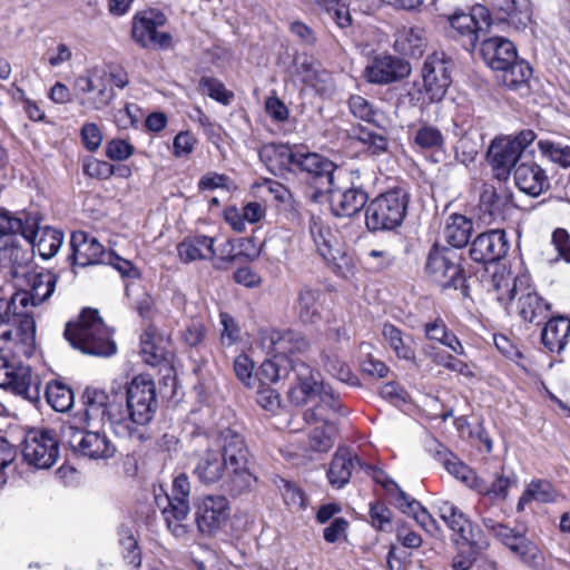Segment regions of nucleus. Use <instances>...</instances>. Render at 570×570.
Listing matches in <instances>:
<instances>
[{"label":"nucleus","instance_id":"nucleus-1","mask_svg":"<svg viewBox=\"0 0 570 570\" xmlns=\"http://www.w3.org/2000/svg\"><path fill=\"white\" fill-rule=\"evenodd\" d=\"M262 345L271 356L257 370V380L265 384L288 382L287 397L302 402L314 381L312 367L294 355L309 347L307 338L293 330H267L262 332Z\"/></svg>","mask_w":570,"mask_h":570},{"label":"nucleus","instance_id":"nucleus-2","mask_svg":"<svg viewBox=\"0 0 570 570\" xmlns=\"http://www.w3.org/2000/svg\"><path fill=\"white\" fill-rule=\"evenodd\" d=\"M243 436L237 424H217L205 435L207 442L203 450L194 451L191 455L193 475L204 485L219 483L227 471L232 459Z\"/></svg>","mask_w":570,"mask_h":570},{"label":"nucleus","instance_id":"nucleus-3","mask_svg":"<svg viewBox=\"0 0 570 570\" xmlns=\"http://www.w3.org/2000/svg\"><path fill=\"white\" fill-rule=\"evenodd\" d=\"M111 331L104 323L97 309L85 308L77 323H67L65 337L73 348L94 356H111L116 353V343Z\"/></svg>","mask_w":570,"mask_h":570},{"label":"nucleus","instance_id":"nucleus-4","mask_svg":"<svg viewBox=\"0 0 570 570\" xmlns=\"http://www.w3.org/2000/svg\"><path fill=\"white\" fill-rule=\"evenodd\" d=\"M126 411L119 406V417L125 421L130 434L119 435L124 439L145 440L139 426L151 422L157 407L156 386L147 375H138L132 379L126 391Z\"/></svg>","mask_w":570,"mask_h":570},{"label":"nucleus","instance_id":"nucleus-5","mask_svg":"<svg viewBox=\"0 0 570 570\" xmlns=\"http://www.w3.org/2000/svg\"><path fill=\"white\" fill-rule=\"evenodd\" d=\"M410 202L409 193L395 187L372 199L365 209V225L370 232L393 230L402 225Z\"/></svg>","mask_w":570,"mask_h":570},{"label":"nucleus","instance_id":"nucleus-6","mask_svg":"<svg viewBox=\"0 0 570 570\" xmlns=\"http://www.w3.org/2000/svg\"><path fill=\"white\" fill-rule=\"evenodd\" d=\"M190 482L185 473L178 474L173 481L171 494L156 493L155 502L161 511L168 530L176 538H184L189 531Z\"/></svg>","mask_w":570,"mask_h":570},{"label":"nucleus","instance_id":"nucleus-7","mask_svg":"<svg viewBox=\"0 0 570 570\" xmlns=\"http://www.w3.org/2000/svg\"><path fill=\"white\" fill-rule=\"evenodd\" d=\"M461 259L455 249L435 244L429 252L425 271L442 289H461L462 294L466 295L468 287Z\"/></svg>","mask_w":570,"mask_h":570},{"label":"nucleus","instance_id":"nucleus-8","mask_svg":"<svg viewBox=\"0 0 570 570\" xmlns=\"http://www.w3.org/2000/svg\"><path fill=\"white\" fill-rule=\"evenodd\" d=\"M82 421L90 428H105L108 423L116 435L130 434L127 423L119 417V405L100 389L88 386L81 395Z\"/></svg>","mask_w":570,"mask_h":570},{"label":"nucleus","instance_id":"nucleus-9","mask_svg":"<svg viewBox=\"0 0 570 570\" xmlns=\"http://www.w3.org/2000/svg\"><path fill=\"white\" fill-rule=\"evenodd\" d=\"M451 27V37L462 47L473 52L479 41L484 38L492 26L490 11L482 4H474L469 12L453 11L448 18Z\"/></svg>","mask_w":570,"mask_h":570},{"label":"nucleus","instance_id":"nucleus-10","mask_svg":"<svg viewBox=\"0 0 570 570\" xmlns=\"http://www.w3.org/2000/svg\"><path fill=\"white\" fill-rule=\"evenodd\" d=\"M63 438L69 448L78 455L99 460L112 458L116 453V445L110 441L104 428L67 426L63 430Z\"/></svg>","mask_w":570,"mask_h":570},{"label":"nucleus","instance_id":"nucleus-11","mask_svg":"<svg viewBox=\"0 0 570 570\" xmlns=\"http://www.w3.org/2000/svg\"><path fill=\"white\" fill-rule=\"evenodd\" d=\"M513 191L502 184L484 183L481 186L475 213L484 225L502 223L508 219L515 208Z\"/></svg>","mask_w":570,"mask_h":570},{"label":"nucleus","instance_id":"nucleus-12","mask_svg":"<svg viewBox=\"0 0 570 570\" xmlns=\"http://www.w3.org/2000/svg\"><path fill=\"white\" fill-rule=\"evenodd\" d=\"M36 323L28 311H22L11 294L9 302H0V342L17 338L24 345L35 342Z\"/></svg>","mask_w":570,"mask_h":570},{"label":"nucleus","instance_id":"nucleus-13","mask_svg":"<svg viewBox=\"0 0 570 570\" xmlns=\"http://www.w3.org/2000/svg\"><path fill=\"white\" fill-rule=\"evenodd\" d=\"M237 463L227 465V479L224 482L225 491L233 498L248 494L256 489L258 478L254 472L253 455L243 435L233 458Z\"/></svg>","mask_w":570,"mask_h":570},{"label":"nucleus","instance_id":"nucleus-14","mask_svg":"<svg viewBox=\"0 0 570 570\" xmlns=\"http://www.w3.org/2000/svg\"><path fill=\"white\" fill-rule=\"evenodd\" d=\"M75 90L79 96V105L89 111L105 109L115 97L110 77L105 70L97 68L76 78Z\"/></svg>","mask_w":570,"mask_h":570},{"label":"nucleus","instance_id":"nucleus-15","mask_svg":"<svg viewBox=\"0 0 570 570\" xmlns=\"http://www.w3.org/2000/svg\"><path fill=\"white\" fill-rule=\"evenodd\" d=\"M167 17L159 10L150 9L136 14L132 19L131 37L145 49L167 50L173 46V37L157 29L166 24Z\"/></svg>","mask_w":570,"mask_h":570},{"label":"nucleus","instance_id":"nucleus-16","mask_svg":"<svg viewBox=\"0 0 570 570\" xmlns=\"http://www.w3.org/2000/svg\"><path fill=\"white\" fill-rule=\"evenodd\" d=\"M230 503L223 494H206L195 501V521L200 533L214 535L228 522Z\"/></svg>","mask_w":570,"mask_h":570},{"label":"nucleus","instance_id":"nucleus-17","mask_svg":"<svg viewBox=\"0 0 570 570\" xmlns=\"http://www.w3.org/2000/svg\"><path fill=\"white\" fill-rule=\"evenodd\" d=\"M0 387L21 395L31 403L40 400V381L31 368L0 357Z\"/></svg>","mask_w":570,"mask_h":570},{"label":"nucleus","instance_id":"nucleus-18","mask_svg":"<svg viewBox=\"0 0 570 570\" xmlns=\"http://www.w3.org/2000/svg\"><path fill=\"white\" fill-rule=\"evenodd\" d=\"M452 60L446 58L444 52H433L426 57L421 77L430 104L439 102L444 98L452 82Z\"/></svg>","mask_w":570,"mask_h":570},{"label":"nucleus","instance_id":"nucleus-19","mask_svg":"<svg viewBox=\"0 0 570 570\" xmlns=\"http://www.w3.org/2000/svg\"><path fill=\"white\" fill-rule=\"evenodd\" d=\"M337 165L317 153H302L296 170L305 173L309 184L315 188L312 199L317 202L337 180Z\"/></svg>","mask_w":570,"mask_h":570},{"label":"nucleus","instance_id":"nucleus-20","mask_svg":"<svg viewBox=\"0 0 570 570\" xmlns=\"http://www.w3.org/2000/svg\"><path fill=\"white\" fill-rule=\"evenodd\" d=\"M22 456L36 469L51 468L59 458V442L56 434L49 430L31 431L24 440Z\"/></svg>","mask_w":570,"mask_h":570},{"label":"nucleus","instance_id":"nucleus-21","mask_svg":"<svg viewBox=\"0 0 570 570\" xmlns=\"http://www.w3.org/2000/svg\"><path fill=\"white\" fill-rule=\"evenodd\" d=\"M518 298L517 311L519 316L528 323L540 324L548 317L550 304L546 302L530 285L525 276L513 278L509 289V299Z\"/></svg>","mask_w":570,"mask_h":570},{"label":"nucleus","instance_id":"nucleus-22","mask_svg":"<svg viewBox=\"0 0 570 570\" xmlns=\"http://www.w3.org/2000/svg\"><path fill=\"white\" fill-rule=\"evenodd\" d=\"M328 195L331 210L336 217H352L358 214L368 202V194L362 185L354 181L343 186L337 180L325 191Z\"/></svg>","mask_w":570,"mask_h":570},{"label":"nucleus","instance_id":"nucleus-23","mask_svg":"<svg viewBox=\"0 0 570 570\" xmlns=\"http://www.w3.org/2000/svg\"><path fill=\"white\" fill-rule=\"evenodd\" d=\"M510 242L504 229H491L479 234L470 244L472 261L480 264L497 263L509 252Z\"/></svg>","mask_w":570,"mask_h":570},{"label":"nucleus","instance_id":"nucleus-24","mask_svg":"<svg viewBox=\"0 0 570 570\" xmlns=\"http://www.w3.org/2000/svg\"><path fill=\"white\" fill-rule=\"evenodd\" d=\"M412 72L410 62L403 58L383 55L376 56L366 66L364 77L370 83L390 85L407 78Z\"/></svg>","mask_w":570,"mask_h":570},{"label":"nucleus","instance_id":"nucleus-25","mask_svg":"<svg viewBox=\"0 0 570 570\" xmlns=\"http://www.w3.org/2000/svg\"><path fill=\"white\" fill-rule=\"evenodd\" d=\"M21 279L28 285V289H21L13 295L18 305L22 311H27L29 304L37 306L52 295L57 285V276L51 272H31L28 269V275L22 276Z\"/></svg>","mask_w":570,"mask_h":570},{"label":"nucleus","instance_id":"nucleus-26","mask_svg":"<svg viewBox=\"0 0 570 570\" xmlns=\"http://www.w3.org/2000/svg\"><path fill=\"white\" fill-rule=\"evenodd\" d=\"M71 254L68 259L72 266L86 267L106 263L104 256L106 255L104 246L91 237L88 233L77 230L71 234L70 238Z\"/></svg>","mask_w":570,"mask_h":570},{"label":"nucleus","instance_id":"nucleus-27","mask_svg":"<svg viewBox=\"0 0 570 570\" xmlns=\"http://www.w3.org/2000/svg\"><path fill=\"white\" fill-rule=\"evenodd\" d=\"M31 255L14 242L0 236V274L11 279L28 275Z\"/></svg>","mask_w":570,"mask_h":570},{"label":"nucleus","instance_id":"nucleus-28","mask_svg":"<svg viewBox=\"0 0 570 570\" xmlns=\"http://www.w3.org/2000/svg\"><path fill=\"white\" fill-rule=\"evenodd\" d=\"M479 52L487 66L498 72L517 59L515 46L503 37L484 38Z\"/></svg>","mask_w":570,"mask_h":570},{"label":"nucleus","instance_id":"nucleus-29","mask_svg":"<svg viewBox=\"0 0 570 570\" xmlns=\"http://www.w3.org/2000/svg\"><path fill=\"white\" fill-rule=\"evenodd\" d=\"M312 379L314 382L313 384H309V391H307L303 395L304 400L302 402H296L293 397H288L289 402L296 406H301L317 396L318 404L316 405V411L322 412L326 416L328 413H332L334 415L343 414V404L340 400V396L334 392L333 387L330 384L318 381L320 373L314 371L313 368Z\"/></svg>","mask_w":570,"mask_h":570},{"label":"nucleus","instance_id":"nucleus-30","mask_svg":"<svg viewBox=\"0 0 570 570\" xmlns=\"http://www.w3.org/2000/svg\"><path fill=\"white\" fill-rule=\"evenodd\" d=\"M518 144L510 142L509 138L495 139L492 141L488 156L495 178L507 179L521 155L518 153Z\"/></svg>","mask_w":570,"mask_h":570},{"label":"nucleus","instance_id":"nucleus-31","mask_svg":"<svg viewBox=\"0 0 570 570\" xmlns=\"http://www.w3.org/2000/svg\"><path fill=\"white\" fill-rule=\"evenodd\" d=\"M514 181L518 188L533 197L546 193L550 181L546 171L534 163H521L514 169Z\"/></svg>","mask_w":570,"mask_h":570},{"label":"nucleus","instance_id":"nucleus-32","mask_svg":"<svg viewBox=\"0 0 570 570\" xmlns=\"http://www.w3.org/2000/svg\"><path fill=\"white\" fill-rule=\"evenodd\" d=\"M301 151H293L288 145L267 144L259 153V159L269 168V170H291L296 171Z\"/></svg>","mask_w":570,"mask_h":570},{"label":"nucleus","instance_id":"nucleus-33","mask_svg":"<svg viewBox=\"0 0 570 570\" xmlns=\"http://www.w3.org/2000/svg\"><path fill=\"white\" fill-rule=\"evenodd\" d=\"M540 338L544 348L560 354L570 341V318L562 315L550 318L544 324Z\"/></svg>","mask_w":570,"mask_h":570},{"label":"nucleus","instance_id":"nucleus-34","mask_svg":"<svg viewBox=\"0 0 570 570\" xmlns=\"http://www.w3.org/2000/svg\"><path fill=\"white\" fill-rule=\"evenodd\" d=\"M309 236L314 243L316 253L326 262L331 263L336 259L335 236L331 227L325 222L315 215H312L308 220Z\"/></svg>","mask_w":570,"mask_h":570},{"label":"nucleus","instance_id":"nucleus-35","mask_svg":"<svg viewBox=\"0 0 570 570\" xmlns=\"http://www.w3.org/2000/svg\"><path fill=\"white\" fill-rule=\"evenodd\" d=\"M355 462L361 460L353 455L347 449L340 448L335 452L330 463L327 479L333 488L341 489L346 485L352 476Z\"/></svg>","mask_w":570,"mask_h":570},{"label":"nucleus","instance_id":"nucleus-36","mask_svg":"<svg viewBox=\"0 0 570 570\" xmlns=\"http://www.w3.org/2000/svg\"><path fill=\"white\" fill-rule=\"evenodd\" d=\"M178 256L185 264L196 259H207L215 255L214 238L197 235L188 237L177 246Z\"/></svg>","mask_w":570,"mask_h":570},{"label":"nucleus","instance_id":"nucleus-37","mask_svg":"<svg viewBox=\"0 0 570 570\" xmlns=\"http://www.w3.org/2000/svg\"><path fill=\"white\" fill-rule=\"evenodd\" d=\"M493 7L505 14V20L515 28H525L532 17L531 3L529 0H493Z\"/></svg>","mask_w":570,"mask_h":570},{"label":"nucleus","instance_id":"nucleus-38","mask_svg":"<svg viewBox=\"0 0 570 570\" xmlns=\"http://www.w3.org/2000/svg\"><path fill=\"white\" fill-rule=\"evenodd\" d=\"M473 230L471 219L461 214H452L444 228V237L451 245L450 248L458 249L469 244Z\"/></svg>","mask_w":570,"mask_h":570},{"label":"nucleus","instance_id":"nucleus-39","mask_svg":"<svg viewBox=\"0 0 570 570\" xmlns=\"http://www.w3.org/2000/svg\"><path fill=\"white\" fill-rule=\"evenodd\" d=\"M32 252H37L41 258H52L63 243V233L59 229L45 226L38 232L35 238L28 240Z\"/></svg>","mask_w":570,"mask_h":570},{"label":"nucleus","instance_id":"nucleus-40","mask_svg":"<svg viewBox=\"0 0 570 570\" xmlns=\"http://www.w3.org/2000/svg\"><path fill=\"white\" fill-rule=\"evenodd\" d=\"M425 337L450 348L458 355H465L464 347L458 336L448 328L442 318L428 322L423 325Z\"/></svg>","mask_w":570,"mask_h":570},{"label":"nucleus","instance_id":"nucleus-41","mask_svg":"<svg viewBox=\"0 0 570 570\" xmlns=\"http://www.w3.org/2000/svg\"><path fill=\"white\" fill-rule=\"evenodd\" d=\"M426 46L424 30L421 28H405L397 32L394 48L397 52L410 57H421Z\"/></svg>","mask_w":570,"mask_h":570},{"label":"nucleus","instance_id":"nucleus-42","mask_svg":"<svg viewBox=\"0 0 570 570\" xmlns=\"http://www.w3.org/2000/svg\"><path fill=\"white\" fill-rule=\"evenodd\" d=\"M399 509L415 521L432 537L440 538L443 531L430 512L415 499L409 497L405 502L399 503Z\"/></svg>","mask_w":570,"mask_h":570},{"label":"nucleus","instance_id":"nucleus-43","mask_svg":"<svg viewBox=\"0 0 570 570\" xmlns=\"http://www.w3.org/2000/svg\"><path fill=\"white\" fill-rule=\"evenodd\" d=\"M320 292L303 287L297 296V314L303 323L313 324L321 318L318 306Z\"/></svg>","mask_w":570,"mask_h":570},{"label":"nucleus","instance_id":"nucleus-44","mask_svg":"<svg viewBox=\"0 0 570 570\" xmlns=\"http://www.w3.org/2000/svg\"><path fill=\"white\" fill-rule=\"evenodd\" d=\"M358 465L362 470H364L366 474L371 475L376 483L381 484L385 489L386 493L392 498L393 503L397 509L399 503L405 502L410 497L383 470L363 462H358Z\"/></svg>","mask_w":570,"mask_h":570},{"label":"nucleus","instance_id":"nucleus-45","mask_svg":"<svg viewBox=\"0 0 570 570\" xmlns=\"http://www.w3.org/2000/svg\"><path fill=\"white\" fill-rule=\"evenodd\" d=\"M48 404L57 412H66L73 404V392L60 382H50L45 390Z\"/></svg>","mask_w":570,"mask_h":570},{"label":"nucleus","instance_id":"nucleus-46","mask_svg":"<svg viewBox=\"0 0 570 570\" xmlns=\"http://www.w3.org/2000/svg\"><path fill=\"white\" fill-rule=\"evenodd\" d=\"M500 81L509 89H518L520 86L527 83L531 77L532 69L523 60L514 59L513 63H510L504 69H501Z\"/></svg>","mask_w":570,"mask_h":570},{"label":"nucleus","instance_id":"nucleus-47","mask_svg":"<svg viewBox=\"0 0 570 570\" xmlns=\"http://www.w3.org/2000/svg\"><path fill=\"white\" fill-rule=\"evenodd\" d=\"M157 340L156 332L151 327L147 328L140 337L141 355L151 366L159 365L166 358V350Z\"/></svg>","mask_w":570,"mask_h":570},{"label":"nucleus","instance_id":"nucleus-48","mask_svg":"<svg viewBox=\"0 0 570 570\" xmlns=\"http://www.w3.org/2000/svg\"><path fill=\"white\" fill-rule=\"evenodd\" d=\"M439 517L459 535L470 522L465 513L450 501H440L436 504Z\"/></svg>","mask_w":570,"mask_h":570},{"label":"nucleus","instance_id":"nucleus-49","mask_svg":"<svg viewBox=\"0 0 570 570\" xmlns=\"http://www.w3.org/2000/svg\"><path fill=\"white\" fill-rule=\"evenodd\" d=\"M382 335L384 336L390 347L395 352L397 357L407 361L414 360L415 353L409 343L410 338L405 340L402 336L401 330L392 324H384Z\"/></svg>","mask_w":570,"mask_h":570},{"label":"nucleus","instance_id":"nucleus-50","mask_svg":"<svg viewBox=\"0 0 570 570\" xmlns=\"http://www.w3.org/2000/svg\"><path fill=\"white\" fill-rule=\"evenodd\" d=\"M554 499L556 491L550 482L546 480L532 481L521 495L518 502V510H522L523 505L531 500L549 503L553 502Z\"/></svg>","mask_w":570,"mask_h":570},{"label":"nucleus","instance_id":"nucleus-51","mask_svg":"<svg viewBox=\"0 0 570 570\" xmlns=\"http://www.w3.org/2000/svg\"><path fill=\"white\" fill-rule=\"evenodd\" d=\"M413 141L424 150H441L444 146V136L438 127L423 124L416 129Z\"/></svg>","mask_w":570,"mask_h":570},{"label":"nucleus","instance_id":"nucleus-52","mask_svg":"<svg viewBox=\"0 0 570 570\" xmlns=\"http://www.w3.org/2000/svg\"><path fill=\"white\" fill-rule=\"evenodd\" d=\"M350 112L357 119L379 126L380 110L361 95H352L347 101Z\"/></svg>","mask_w":570,"mask_h":570},{"label":"nucleus","instance_id":"nucleus-53","mask_svg":"<svg viewBox=\"0 0 570 570\" xmlns=\"http://www.w3.org/2000/svg\"><path fill=\"white\" fill-rule=\"evenodd\" d=\"M424 354L439 366H443L450 371L458 372L462 375H472L470 367L466 363L456 360L453 355L445 353L434 346L423 347Z\"/></svg>","mask_w":570,"mask_h":570},{"label":"nucleus","instance_id":"nucleus-54","mask_svg":"<svg viewBox=\"0 0 570 570\" xmlns=\"http://www.w3.org/2000/svg\"><path fill=\"white\" fill-rule=\"evenodd\" d=\"M362 262L370 272L381 273L394 264L395 257L385 248H372L364 252Z\"/></svg>","mask_w":570,"mask_h":570},{"label":"nucleus","instance_id":"nucleus-55","mask_svg":"<svg viewBox=\"0 0 570 570\" xmlns=\"http://www.w3.org/2000/svg\"><path fill=\"white\" fill-rule=\"evenodd\" d=\"M322 361L324 368L338 381L348 385H357V377L351 372L350 367L336 356L323 353Z\"/></svg>","mask_w":570,"mask_h":570},{"label":"nucleus","instance_id":"nucleus-56","mask_svg":"<svg viewBox=\"0 0 570 570\" xmlns=\"http://www.w3.org/2000/svg\"><path fill=\"white\" fill-rule=\"evenodd\" d=\"M517 476L514 473H505L504 469L501 468L497 471L490 480L489 497L498 500H505L510 488L517 485Z\"/></svg>","mask_w":570,"mask_h":570},{"label":"nucleus","instance_id":"nucleus-57","mask_svg":"<svg viewBox=\"0 0 570 570\" xmlns=\"http://www.w3.org/2000/svg\"><path fill=\"white\" fill-rule=\"evenodd\" d=\"M320 62L314 57L305 52H296L293 56L292 63L287 68L289 76L301 77L302 81L305 82L308 76L317 69Z\"/></svg>","mask_w":570,"mask_h":570},{"label":"nucleus","instance_id":"nucleus-58","mask_svg":"<svg viewBox=\"0 0 570 570\" xmlns=\"http://www.w3.org/2000/svg\"><path fill=\"white\" fill-rule=\"evenodd\" d=\"M513 553L531 568L539 569L543 563V556L540 549L528 538L521 539L519 546H514Z\"/></svg>","mask_w":570,"mask_h":570},{"label":"nucleus","instance_id":"nucleus-59","mask_svg":"<svg viewBox=\"0 0 570 570\" xmlns=\"http://www.w3.org/2000/svg\"><path fill=\"white\" fill-rule=\"evenodd\" d=\"M538 147L541 154L548 157L551 161L561 165L562 167L570 166V146H562L561 144L551 140H539Z\"/></svg>","mask_w":570,"mask_h":570},{"label":"nucleus","instance_id":"nucleus-60","mask_svg":"<svg viewBox=\"0 0 570 570\" xmlns=\"http://www.w3.org/2000/svg\"><path fill=\"white\" fill-rule=\"evenodd\" d=\"M199 87L204 94L223 105H228L233 98V94L227 91L224 83L216 78L203 77L199 80Z\"/></svg>","mask_w":570,"mask_h":570},{"label":"nucleus","instance_id":"nucleus-61","mask_svg":"<svg viewBox=\"0 0 570 570\" xmlns=\"http://www.w3.org/2000/svg\"><path fill=\"white\" fill-rule=\"evenodd\" d=\"M279 490L285 504L291 510L298 511L305 507V494L295 483L282 479Z\"/></svg>","mask_w":570,"mask_h":570},{"label":"nucleus","instance_id":"nucleus-62","mask_svg":"<svg viewBox=\"0 0 570 570\" xmlns=\"http://www.w3.org/2000/svg\"><path fill=\"white\" fill-rule=\"evenodd\" d=\"M370 518L375 529L385 532L392 530V512L384 503H372L370 507Z\"/></svg>","mask_w":570,"mask_h":570},{"label":"nucleus","instance_id":"nucleus-63","mask_svg":"<svg viewBox=\"0 0 570 570\" xmlns=\"http://www.w3.org/2000/svg\"><path fill=\"white\" fill-rule=\"evenodd\" d=\"M304 83L313 87L321 95L330 94L334 89L332 75L323 69L321 63Z\"/></svg>","mask_w":570,"mask_h":570},{"label":"nucleus","instance_id":"nucleus-64","mask_svg":"<svg viewBox=\"0 0 570 570\" xmlns=\"http://www.w3.org/2000/svg\"><path fill=\"white\" fill-rule=\"evenodd\" d=\"M551 243L558 253V256L552 261L556 263L560 259L570 264V234L564 228H556L552 233Z\"/></svg>","mask_w":570,"mask_h":570}]
</instances>
